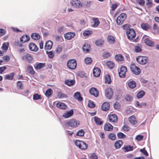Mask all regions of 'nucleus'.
Listing matches in <instances>:
<instances>
[{
    "mask_svg": "<svg viewBox=\"0 0 159 159\" xmlns=\"http://www.w3.org/2000/svg\"><path fill=\"white\" fill-rule=\"evenodd\" d=\"M128 39L133 41H135L136 34L135 31L132 29H129L126 32Z\"/></svg>",
    "mask_w": 159,
    "mask_h": 159,
    "instance_id": "7ed1b4c3",
    "label": "nucleus"
},
{
    "mask_svg": "<svg viewBox=\"0 0 159 159\" xmlns=\"http://www.w3.org/2000/svg\"><path fill=\"white\" fill-rule=\"evenodd\" d=\"M127 69L126 67H121L120 69V71L119 73V75L120 77L121 78L125 77V74L127 71Z\"/></svg>",
    "mask_w": 159,
    "mask_h": 159,
    "instance_id": "9b49d317",
    "label": "nucleus"
},
{
    "mask_svg": "<svg viewBox=\"0 0 159 159\" xmlns=\"http://www.w3.org/2000/svg\"><path fill=\"white\" fill-rule=\"evenodd\" d=\"M67 65L69 69L74 70L77 66L76 61L74 59H70L68 61Z\"/></svg>",
    "mask_w": 159,
    "mask_h": 159,
    "instance_id": "20e7f679",
    "label": "nucleus"
},
{
    "mask_svg": "<svg viewBox=\"0 0 159 159\" xmlns=\"http://www.w3.org/2000/svg\"><path fill=\"white\" fill-rule=\"evenodd\" d=\"M30 49L32 51L37 52L38 50V48L36 45L33 43H30L29 44Z\"/></svg>",
    "mask_w": 159,
    "mask_h": 159,
    "instance_id": "dca6fc26",
    "label": "nucleus"
},
{
    "mask_svg": "<svg viewBox=\"0 0 159 159\" xmlns=\"http://www.w3.org/2000/svg\"><path fill=\"white\" fill-rule=\"evenodd\" d=\"M133 147L132 146H126L123 148V149L125 152H128L132 150Z\"/></svg>",
    "mask_w": 159,
    "mask_h": 159,
    "instance_id": "a18cd8bd",
    "label": "nucleus"
},
{
    "mask_svg": "<svg viewBox=\"0 0 159 159\" xmlns=\"http://www.w3.org/2000/svg\"><path fill=\"white\" fill-rule=\"evenodd\" d=\"M30 39V37L27 35H23L20 39V41L22 43H25L28 41Z\"/></svg>",
    "mask_w": 159,
    "mask_h": 159,
    "instance_id": "412c9836",
    "label": "nucleus"
},
{
    "mask_svg": "<svg viewBox=\"0 0 159 159\" xmlns=\"http://www.w3.org/2000/svg\"><path fill=\"white\" fill-rule=\"evenodd\" d=\"M137 62L141 65H145L147 63L148 61V58L147 57L139 56L136 59Z\"/></svg>",
    "mask_w": 159,
    "mask_h": 159,
    "instance_id": "423d86ee",
    "label": "nucleus"
},
{
    "mask_svg": "<svg viewBox=\"0 0 159 159\" xmlns=\"http://www.w3.org/2000/svg\"><path fill=\"white\" fill-rule=\"evenodd\" d=\"M9 43H4L2 47V48L3 50H4L5 51H6L7 50L8 48Z\"/></svg>",
    "mask_w": 159,
    "mask_h": 159,
    "instance_id": "37998d69",
    "label": "nucleus"
},
{
    "mask_svg": "<svg viewBox=\"0 0 159 159\" xmlns=\"http://www.w3.org/2000/svg\"><path fill=\"white\" fill-rule=\"evenodd\" d=\"M104 42L102 39H99L96 40L95 42L96 45L98 46H101Z\"/></svg>",
    "mask_w": 159,
    "mask_h": 159,
    "instance_id": "49530a36",
    "label": "nucleus"
},
{
    "mask_svg": "<svg viewBox=\"0 0 159 159\" xmlns=\"http://www.w3.org/2000/svg\"><path fill=\"white\" fill-rule=\"evenodd\" d=\"M114 107L115 109H118L120 108V105L119 102H116L114 104Z\"/></svg>",
    "mask_w": 159,
    "mask_h": 159,
    "instance_id": "6e6d98bb",
    "label": "nucleus"
},
{
    "mask_svg": "<svg viewBox=\"0 0 159 159\" xmlns=\"http://www.w3.org/2000/svg\"><path fill=\"white\" fill-rule=\"evenodd\" d=\"M92 61V59L89 57H87L85 59L84 62L87 65H89Z\"/></svg>",
    "mask_w": 159,
    "mask_h": 159,
    "instance_id": "c03bdc74",
    "label": "nucleus"
},
{
    "mask_svg": "<svg viewBox=\"0 0 159 159\" xmlns=\"http://www.w3.org/2000/svg\"><path fill=\"white\" fill-rule=\"evenodd\" d=\"M141 48L138 46H136L135 47V51L137 52H141Z\"/></svg>",
    "mask_w": 159,
    "mask_h": 159,
    "instance_id": "0e129e2a",
    "label": "nucleus"
},
{
    "mask_svg": "<svg viewBox=\"0 0 159 159\" xmlns=\"http://www.w3.org/2000/svg\"><path fill=\"white\" fill-rule=\"evenodd\" d=\"M117 136L119 139L125 138L126 135L123 133L120 132L117 134Z\"/></svg>",
    "mask_w": 159,
    "mask_h": 159,
    "instance_id": "4d7b16f0",
    "label": "nucleus"
},
{
    "mask_svg": "<svg viewBox=\"0 0 159 159\" xmlns=\"http://www.w3.org/2000/svg\"><path fill=\"white\" fill-rule=\"evenodd\" d=\"M142 100H139L136 102V106L138 107H141L146 105V103L142 102Z\"/></svg>",
    "mask_w": 159,
    "mask_h": 159,
    "instance_id": "bb28decb",
    "label": "nucleus"
},
{
    "mask_svg": "<svg viewBox=\"0 0 159 159\" xmlns=\"http://www.w3.org/2000/svg\"><path fill=\"white\" fill-rule=\"evenodd\" d=\"M92 20L94 22V24L93 25V27H97L99 25L100 22L98 18H93L92 19Z\"/></svg>",
    "mask_w": 159,
    "mask_h": 159,
    "instance_id": "c85d7f7f",
    "label": "nucleus"
},
{
    "mask_svg": "<svg viewBox=\"0 0 159 159\" xmlns=\"http://www.w3.org/2000/svg\"><path fill=\"white\" fill-rule=\"evenodd\" d=\"M32 38L34 40H38L40 38V35L38 33H33L31 35Z\"/></svg>",
    "mask_w": 159,
    "mask_h": 159,
    "instance_id": "2f4dec72",
    "label": "nucleus"
},
{
    "mask_svg": "<svg viewBox=\"0 0 159 159\" xmlns=\"http://www.w3.org/2000/svg\"><path fill=\"white\" fill-rule=\"evenodd\" d=\"M74 98L76 99H83L80 93L79 92H76L74 94Z\"/></svg>",
    "mask_w": 159,
    "mask_h": 159,
    "instance_id": "72a5a7b5",
    "label": "nucleus"
},
{
    "mask_svg": "<svg viewBox=\"0 0 159 159\" xmlns=\"http://www.w3.org/2000/svg\"><path fill=\"white\" fill-rule=\"evenodd\" d=\"M127 84L128 86L130 89H134L136 86V83L134 80L128 81Z\"/></svg>",
    "mask_w": 159,
    "mask_h": 159,
    "instance_id": "a211bd4d",
    "label": "nucleus"
},
{
    "mask_svg": "<svg viewBox=\"0 0 159 159\" xmlns=\"http://www.w3.org/2000/svg\"><path fill=\"white\" fill-rule=\"evenodd\" d=\"M131 71L134 74L138 75L140 74L141 71L140 69L134 63L131 64L130 66Z\"/></svg>",
    "mask_w": 159,
    "mask_h": 159,
    "instance_id": "0eeeda50",
    "label": "nucleus"
},
{
    "mask_svg": "<svg viewBox=\"0 0 159 159\" xmlns=\"http://www.w3.org/2000/svg\"><path fill=\"white\" fill-rule=\"evenodd\" d=\"M33 58V57L31 55L27 53L25 54L22 57V59L23 60H26L29 62H30L31 61H32Z\"/></svg>",
    "mask_w": 159,
    "mask_h": 159,
    "instance_id": "f3484780",
    "label": "nucleus"
},
{
    "mask_svg": "<svg viewBox=\"0 0 159 159\" xmlns=\"http://www.w3.org/2000/svg\"><path fill=\"white\" fill-rule=\"evenodd\" d=\"M3 58L6 61H7L9 60L10 57L8 56H5L3 57Z\"/></svg>",
    "mask_w": 159,
    "mask_h": 159,
    "instance_id": "338daca9",
    "label": "nucleus"
},
{
    "mask_svg": "<svg viewBox=\"0 0 159 159\" xmlns=\"http://www.w3.org/2000/svg\"><path fill=\"white\" fill-rule=\"evenodd\" d=\"M145 92L143 91H141L139 92L137 95V97L138 98H141L144 95Z\"/></svg>",
    "mask_w": 159,
    "mask_h": 159,
    "instance_id": "de8ad7c7",
    "label": "nucleus"
},
{
    "mask_svg": "<svg viewBox=\"0 0 159 159\" xmlns=\"http://www.w3.org/2000/svg\"><path fill=\"white\" fill-rule=\"evenodd\" d=\"M14 75V73H11L9 74L6 75L5 78L8 80H12L13 79Z\"/></svg>",
    "mask_w": 159,
    "mask_h": 159,
    "instance_id": "e433bc0d",
    "label": "nucleus"
},
{
    "mask_svg": "<svg viewBox=\"0 0 159 159\" xmlns=\"http://www.w3.org/2000/svg\"><path fill=\"white\" fill-rule=\"evenodd\" d=\"M143 38L144 39V41L145 44L150 47H153L154 43L153 41L150 40L147 37L145 38V36L143 37Z\"/></svg>",
    "mask_w": 159,
    "mask_h": 159,
    "instance_id": "ddd939ff",
    "label": "nucleus"
},
{
    "mask_svg": "<svg viewBox=\"0 0 159 159\" xmlns=\"http://www.w3.org/2000/svg\"><path fill=\"white\" fill-rule=\"evenodd\" d=\"M47 54L48 55L49 57L50 58H53L54 56V53L52 51H47Z\"/></svg>",
    "mask_w": 159,
    "mask_h": 159,
    "instance_id": "09e8293b",
    "label": "nucleus"
},
{
    "mask_svg": "<svg viewBox=\"0 0 159 159\" xmlns=\"http://www.w3.org/2000/svg\"><path fill=\"white\" fill-rule=\"evenodd\" d=\"M27 70L29 73L31 74H34V71L33 70L32 66H29L27 68Z\"/></svg>",
    "mask_w": 159,
    "mask_h": 159,
    "instance_id": "8fccbe9b",
    "label": "nucleus"
},
{
    "mask_svg": "<svg viewBox=\"0 0 159 159\" xmlns=\"http://www.w3.org/2000/svg\"><path fill=\"white\" fill-rule=\"evenodd\" d=\"M117 7V4H113L111 6L112 10L114 11Z\"/></svg>",
    "mask_w": 159,
    "mask_h": 159,
    "instance_id": "774afa93",
    "label": "nucleus"
},
{
    "mask_svg": "<svg viewBox=\"0 0 159 159\" xmlns=\"http://www.w3.org/2000/svg\"><path fill=\"white\" fill-rule=\"evenodd\" d=\"M123 144V143L121 140H120L116 141L115 144V147L116 149L120 148L121 145Z\"/></svg>",
    "mask_w": 159,
    "mask_h": 159,
    "instance_id": "7c9ffc66",
    "label": "nucleus"
},
{
    "mask_svg": "<svg viewBox=\"0 0 159 159\" xmlns=\"http://www.w3.org/2000/svg\"><path fill=\"white\" fill-rule=\"evenodd\" d=\"M92 32L91 30H86L83 33V35L85 36H89L92 34Z\"/></svg>",
    "mask_w": 159,
    "mask_h": 159,
    "instance_id": "5fc2aeb1",
    "label": "nucleus"
},
{
    "mask_svg": "<svg viewBox=\"0 0 159 159\" xmlns=\"http://www.w3.org/2000/svg\"><path fill=\"white\" fill-rule=\"evenodd\" d=\"M52 93L53 91L52 89H49L46 91L45 93V95L47 97H49L52 94Z\"/></svg>",
    "mask_w": 159,
    "mask_h": 159,
    "instance_id": "58836bf2",
    "label": "nucleus"
},
{
    "mask_svg": "<svg viewBox=\"0 0 159 159\" xmlns=\"http://www.w3.org/2000/svg\"><path fill=\"white\" fill-rule=\"evenodd\" d=\"M143 138V136L142 135H138L136 136L135 139L138 141L142 140Z\"/></svg>",
    "mask_w": 159,
    "mask_h": 159,
    "instance_id": "052dcab7",
    "label": "nucleus"
},
{
    "mask_svg": "<svg viewBox=\"0 0 159 159\" xmlns=\"http://www.w3.org/2000/svg\"><path fill=\"white\" fill-rule=\"evenodd\" d=\"M105 94L108 99H111L113 94V91L111 88L107 89L105 91Z\"/></svg>",
    "mask_w": 159,
    "mask_h": 159,
    "instance_id": "1a4fd4ad",
    "label": "nucleus"
},
{
    "mask_svg": "<svg viewBox=\"0 0 159 159\" xmlns=\"http://www.w3.org/2000/svg\"><path fill=\"white\" fill-rule=\"evenodd\" d=\"M105 82L106 84H110L111 82L110 76L109 75H107L105 76Z\"/></svg>",
    "mask_w": 159,
    "mask_h": 159,
    "instance_id": "ea45409f",
    "label": "nucleus"
},
{
    "mask_svg": "<svg viewBox=\"0 0 159 159\" xmlns=\"http://www.w3.org/2000/svg\"><path fill=\"white\" fill-rule=\"evenodd\" d=\"M33 99H41V96L40 95L36 93L33 95Z\"/></svg>",
    "mask_w": 159,
    "mask_h": 159,
    "instance_id": "13d9d810",
    "label": "nucleus"
},
{
    "mask_svg": "<svg viewBox=\"0 0 159 159\" xmlns=\"http://www.w3.org/2000/svg\"><path fill=\"white\" fill-rule=\"evenodd\" d=\"M108 138L112 140H114L116 139V135L113 133L110 134L108 135Z\"/></svg>",
    "mask_w": 159,
    "mask_h": 159,
    "instance_id": "3c124183",
    "label": "nucleus"
},
{
    "mask_svg": "<svg viewBox=\"0 0 159 159\" xmlns=\"http://www.w3.org/2000/svg\"><path fill=\"white\" fill-rule=\"evenodd\" d=\"M52 42L51 41H48L45 43L44 47L45 49L49 50L52 48Z\"/></svg>",
    "mask_w": 159,
    "mask_h": 159,
    "instance_id": "aec40b11",
    "label": "nucleus"
},
{
    "mask_svg": "<svg viewBox=\"0 0 159 159\" xmlns=\"http://www.w3.org/2000/svg\"><path fill=\"white\" fill-rule=\"evenodd\" d=\"M126 17V15L124 13H122L117 18L116 22L117 24L119 25H121L125 20Z\"/></svg>",
    "mask_w": 159,
    "mask_h": 159,
    "instance_id": "39448f33",
    "label": "nucleus"
},
{
    "mask_svg": "<svg viewBox=\"0 0 159 159\" xmlns=\"http://www.w3.org/2000/svg\"><path fill=\"white\" fill-rule=\"evenodd\" d=\"M137 2L141 6H143L144 5L145 1L143 0H138Z\"/></svg>",
    "mask_w": 159,
    "mask_h": 159,
    "instance_id": "e2e57ef3",
    "label": "nucleus"
},
{
    "mask_svg": "<svg viewBox=\"0 0 159 159\" xmlns=\"http://www.w3.org/2000/svg\"><path fill=\"white\" fill-rule=\"evenodd\" d=\"M107 40L110 44L114 43L115 41L114 37L111 35H109L108 37Z\"/></svg>",
    "mask_w": 159,
    "mask_h": 159,
    "instance_id": "c9c22d12",
    "label": "nucleus"
},
{
    "mask_svg": "<svg viewBox=\"0 0 159 159\" xmlns=\"http://www.w3.org/2000/svg\"><path fill=\"white\" fill-rule=\"evenodd\" d=\"M107 66L111 69H112L114 66V63L112 61H108L107 63Z\"/></svg>",
    "mask_w": 159,
    "mask_h": 159,
    "instance_id": "79ce46f5",
    "label": "nucleus"
},
{
    "mask_svg": "<svg viewBox=\"0 0 159 159\" xmlns=\"http://www.w3.org/2000/svg\"><path fill=\"white\" fill-rule=\"evenodd\" d=\"M57 96L60 98H67L66 94L63 93L61 92L58 93Z\"/></svg>",
    "mask_w": 159,
    "mask_h": 159,
    "instance_id": "f704fd0d",
    "label": "nucleus"
},
{
    "mask_svg": "<svg viewBox=\"0 0 159 159\" xmlns=\"http://www.w3.org/2000/svg\"><path fill=\"white\" fill-rule=\"evenodd\" d=\"M17 87L20 89H22V84L21 81H18L17 82Z\"/></svg>",
    "mask_w": 159,
    "mask_h": 159,
    "instance_id": "bf43d9fd",
    "label": "nucleus"
},
{
    "mask_svg": "<svg viewBox=\"0 0 159 159\" xmlns=\"http://www.w3.org/2000/svg\"><path fill=\"white\" fill-rule=\"evenodd\" d=\"M116 59L118 61H121L123 60L124 57L121 55L119 54L115 56Z\"/></svg>",
    "mask_w": 159,
    "mask_h": 159,
    "instance_id": "a19ab883",
    "label": "nucleus"
},
{
    "mask_svg": "<svg viewBox=\"0 0 159 159\" xmlns=\"http://www.w3.org/2000/svg\"><path fill=\"white\" fill-rule=\"evenodd\" d=\"M45 66V63H36L34 67L36 70H40Z\"/></svg>",
    "mask_w": 159,
    "mask_h": 159,
    "instance_id": "5701e85b",
    "label": "nucleus"
},
{
    "mask_svg": "<svg viewBox=\"0 0 159 159\" xmlns=\"http://www.w3.org/2000/svg\"><path fill=\"white\" fill-rule=\"evenodd\" d=\"M141 26L142 29L145 30H148L150 27V26L147 23L142 24H141Z\"/></svg>",
    "mask_w": 159,
    "mask_h": 159,
    "instance_id": "473e14b6",
    "label": "nucleus"
},
{
    "mask_svg": "<svg viewBox=\"0 0 159 159\" xmlns=\"http://www.w3.org/2000/svg\"><path fill=\"white\" fill-rule=\"evenodd\" d=\"M129 120L130 123L133 125H135L137 123L135 116L133 115L131 116L129 118Z\"/></svg>",
    "mask_w": 159,
    "mask_h": 159,
    "instance_id": "b1692460",
    "label": "nucleus"
},
{
    "mask_svg": "<svg viewBox=\"0 0 159 159\" xmlns=\"http://www.w3.org/2000/svg\"><path fill=\"white\" fill-rule=\"evenodd\" d=\"M57 107L62 109H66L67 108V106L64 103L62 102H58L56 104Z\"/></svg>",
    "mask_w": 159,
    "mask_h": 159,
    "instance_id": "a878e982",
    "label": "nucleus"
},
{
    "mask_svg": "<svg viewBox=\"0 0 159 159\" xmlns=\"http://www.w3.org/2000/svg\"><path fill=\"white\" fill-rule=\"evenodd\" d=\"M75 35L74 33L68 32L65 34L64 35L65 38L68 40H70L73 38Z\"/></svg>",
    "mask_w": 159,
    "mask_h": 159,
    "instance_id": "2eb2a0df",
    "label": "nucleus"
},
{
    "mask_svg": "<svg viewBox=\"0 0 159 159\" xmlns=\"http://www.w3.org/2000/svg\"><path fill=\"white\" fill-rule=\"evenodd\" d=\"M109 120L110 122L114 123L117 122V117L115 114H111L108 115Z\"/></svg>",
    "mask_w": 159,
    "mask_h": 159,
    "instance_id": "9d476101",
    "label": "nucleus"
},
{
    "mask_svg": "<svg viewBox=\"0 0 159 159\" xmlns=\"http://www.w3.org/2000/svg\"><path fill=\"white\" fill-rule=\"evenodd\" d=\"M75 81L74 80H67L65 81V83L68 86H72L75 84Z\"/></svg>",
    "mask_w": 159,
    "mask_h": 159,
    "instance_id": "cd10ccee",
    "label": "nucleus"
},
{
    "mask_svg": "<svg viewBox=\"0 0 159 159\" xmlns=\"http://www.w3.org/2000/svg\"><path fill=\"white\" fill-rule=\"evenodd\" d=\"M90 49V46L87 43H85L83 47V51L85 52H89Z\"/></svg>",
    "mask_w": 159,
    "mask_h": 159,
    "instance_id": "c756f323",
    "label": "nucleus"
},
{
    "mask_svg": "<svg viewBox=\"0 0 159 159\" xmlns=\"http://www.w3.org/2000/svg\"><path fill=\"white\" fill-rule=\"evenodd\" d=\"M140 151L143 153V154L147 156H148V155L147 151L144 148L141 149L140 150Z\"/></svg>",
    "mask_w": 159,
    "mask_h": 159,
    "instance_id": "680f3d73",
    "label": "nucleus"
},
{
    "mask_svg": "<svg viewBox=\"0 0 159 159\" xmlns=\"http://www.w3.org/2000/svg\"><path fill=\"white\" fill-rule=\"evenodd\" d=\"M70 5L75 8H80L82 7L83 4L79 0H73L70 2Z\"/></svg>",
    "mask_w": 159,
    "mask_h": 159,
    "instance_id": "6e6552de",
    "label": "nucleus"
},
{
    "mask_svg": "<svg viewBox=\"0 0 159 159\" xmlns=\"http://www.w3.org/2000/svg\"><path fill=\"white\" fill-rule=\"evenodd\" d=\"M90 157L91 159H97V156L94 153H93L90 156Z\"/></svg>",
    "mask_w": 159,
    "mask_h": 159,
    "instance_id": "69168bd1",
    "label": "nucleus"
},
{
    "mask_svg": "<svg viewBox=\"0 0 159 159\" xmlns=\"http://www.w3.org/2000/svg\"><path fill=\"white\" fill-rule=\"evenodd\" d=\"M110 105L107 102H104L102 106V109L103 111H107L110 108Z\"/></svg>",
    "mask_w": 159,
    "mask_h": 159,
    "instance_id": "6ab92c4d",
    "label": "nucleus"
},
{
    "mask_svg": "<svg viewBox=\"0 0 159 159\" xmlns=\"http://www.w3.org/2000/svg\"><path fill=\"white\" fill-rule=\"evenodd\" d=\"M84 132L83 130L81 129L76 134V135L79 136H82L84 134Z\"/></svg>",
    "mask_w": 159,
    "mask_h": 159,
    "instance_id": "603ef678",
    "label": "nucleus"
},
{
    "mask_svg": "<svg viewBox=\"0 0 159 159\" xmlns=\"http://www.w3.org/2000/svg\"><path fill=\"white\" fill-rule=\"evenodd\" d=\"M88 106L91 108H93L95 107V104L94 102L91 100H89Z\"/></svg>",
    "mask_w": 159,
    "mask_h": 159,
    "instance_id": "864d4df0",
    "label": "nucleus"
},
{
    "mask_svg": "<svg viewBox=\"0 0 159 159\" xmlns=\"http://www.w3.org/2000/svg\"><path fill=\"white\" fill-rule=\"evenodd\" d=\"M89 91L90 94L93 95L94 96L96 97L98 96L99 92L96 88H92L89 89Z\"/></svg>",
    "mask_w": 159,
    "mask_h": 159,
    "instance_id": "4468645a",
    "label": "nucleus"
},
{
    "mask_svg": "<svg viewBox=\"0 0 159 159\" xmlns=\"http://www.w3.org/2000/svg\"><path fill=\"white\" fill-rule=\"evenodd\" d=\"M73 110H71L64 112L62 116L66 118H67L73 115Z\"/></svg>",
    "mask_w": 159,
    "mask_h": 159,
    "instance_id": "f8f14e48",
    "label": "nucleus"
},
{
    "mask_svg": "<svg viewBox=\"0 0 159 159\" xmlns=\"http://www.w3.org/2000/svg\"><path fill=\"white\" fill-rule=\"evenodd\" d=\"M104 128L106 130L111 131L112 130L113 126L110 124L107 123L104 125Z\"/></svg>",
    "mask_w": 159,
    "mask_h": 159,
    "instance_id": "393cba45",
    "label": "nucleus"
},
{
    "mask_svg": "<svg viewBox=\"0 0 159 159\" xmlns=\"http://www.w3.org/2000/svg\"><path fill=\"white\" fill-rule=\"evenodd\" d=\"M94 120L96 124L98 125H101L102 123V121L101 120L97 117H95Z\"/></svg>",
    "mask_w": 159,
    "mask_h": 159,
    "instance_id": "4c0bfd02",
    "label": "nucleus"
},
{
    "mask_svg": "<svg viewBox=\"0 0 159 159\" xmlns=\"http://www.w3.org/2000/svg\"><path fill=\"white\" fill-rule=\"evenodd\" d=\"M93 74L95 77H98L100 74V70L98 68H94L93 70Z\"/></svg>",
    "mask_w": 159,
    "mask_h": 159,
    "instance_id": "4be33fe9",
    "label": "nucleus"
},
{
    "mask_svg": "<svg viewBox=\"0 0 159 159\" xmlns=\"http://www.w3.org/2000/svg\"><path fill=\"white\" fill-rule=\"evenodd\" d=\"M80 124L79 121L73 119L67 121L65 123V125L67 126H70L75 128L77 127L80 125Z\"/></svg>",
    "mask_w": 159,
    "mask_h": 159,
    "instance_id": "f257e3e1",
    "label": "nucleus"
},
{
    "mask_svg": "<svg viewBox=\"0 0 159 159\" xmlns=\"http://www.w3.org/2000/svg\"><path fill=\"white\" fill-rule=\"evenodd\" d=\"M75 143L76 146L83 150H86L88 148V145L83 141L76 140Z\"/></svg>",
    "mask_w": 159,
    "mask_h": 159,
    "instance_id": "f03ea898",
    "label": "nucleus"
}]
</instances>
